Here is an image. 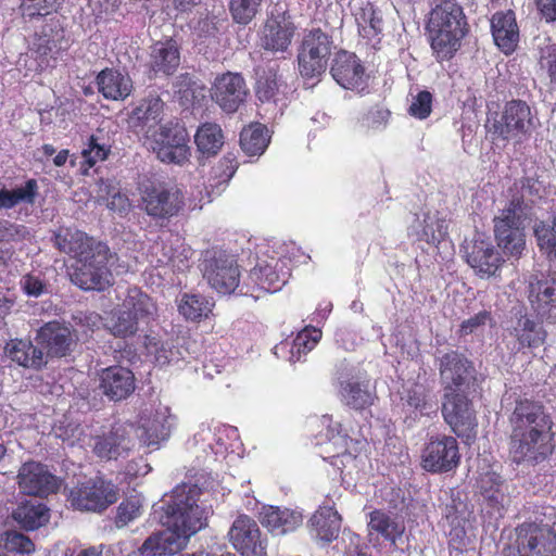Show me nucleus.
I'll return each mask as SVG.
<instances>
[{"mask_svg": "<svg viewBox=\"0 0 556 556\" xmlns=\"http://www.w3.org/2000/svg\"><path fill=\"white\" fill-rule=\"evenodd\" d=\"M54 245L62 253L77 260L71 280L83 290H104L113 282V275L123 266L109 247L75 228L61 227L54 233Z\"/></svg>", "mask_w": 556, "mask_h": 556, "instance_id": "nucleus-1", "label": "nucleus"}, {"mask_svg": "<svg viewBox=\"0 0 556 556\" xmlns=\"http://www.w3.org/2000/svg\"><path fill=\"white\" fill-rule=\"evenodd\" d=\"M509 424V454L514 463L535 466L552 454L553 420L540 402L518 400Z\"/></svg>", "mask_w": 556, "mask_h": 556, "instance_id": "nucleus-2", "label": "nucleus"}, {"mask_svg": "<svg viewBox=\"0 0 556 556\" xmlns=\"http://www.w3.org/2000/svg\"><path fill=\"white\" fill-rule=\"evenodd\" d=\"M541 189V182L533 178H522L508 189L507 203L494 217L495 239L506 254L520 256L525 250L523 224L532 215Z\"/></svg>", "mask_w": 556, "mask_h": 556, "instance_id": "nucleus-3", "label": "nucleus"}, {"mask_svg": "<svg viewBox=\"0 0 556 556\" xmlns=\"http://www.w3.org/2000/svg\"><path fill=\"white\" fill-rule=\"evenodd\" d=\"M201 489L195 484L182 483L174 488L164 500L161 522L173 529L186 542L206 527L210 508L200 503Z\"/></svg>", "mask_w": 556, "mask_h": 556, "instance_id": "nucleus-4", "label": "nucleus"}, {"mask_svg": "<svg viewBox=\"0 0 556 556\" xmlns=\"http://www.w3.org/2000/svg\"><path fill=\"white\" fill-rule=\"evenodd\" d=\"M468 31L462 5L456 0H441L431 11L428 33L431 48L440 61L450 60L458 51Z\"/></svg>", "mask_w": 556, "mask_h": 556, "instance_id": "nucleus-5", "label": "nucleus"}, {"mask_svg": "<svg viewBox=\"0 0 556 556\" xmlns=\"http://www.w3.org/2000/svg\"><path fill=\"white\" fill-rule=\"evenodd\" d=\"M155 313L156 306L151 298L138 288H130L121 308L106 320L104 326L115 337H131L139 330V323L152 319Z\"/></svg>", "mask_w": 556, "mask_h": 556, "instance_id": "nucleus-6", "label": "nucleus"}, {"mask_svg": "<svg viewBox=\"0 0 556 556\" xmlns=\"http://www.w3.org/2000/svg\"><path fill=\"white\" fill-rule=\"evenodd\" d=\"M187 130L178 124L165 123L157 131L150 130L144 144L167 164L184 165L191 155Z\"/></svg>", "mask_w": 556, "mask_h": 556, "instance_id": "nucleus-7", "label": "nucleus"}, {"mask_svg": "<svg viewBox=\"0 0 556 556\" xmlns=\"http://www.w3.org/2000/svg\"><path fill=\"white\" fill-rule=\"evenodd\" d=\"M202 273L207 283L218 293L230 294L239 287L240 270L235 255L223 250L205 252Z\"/></svg>", "mask_w": 556, "mask_h": 556, "instance_id": "nucleus-8", "label": "nucleus"}, {"mask_svg": "<svg viewBox=\"0 0 556 556\" xmlns=\"http://www.w3.org/2000/svg\"><path fill=\"white\" fill-rule=\"evenodd\" d=\"M503 556H556V533L545 525L522 523L517 528L516 547Z\"/></svg>", "mask_w": 556, "mask_h": 556, "instance_id": "nucleus-9", "label": "nucleus"}, {"mask_svg": "<svg viewBox=\"0 0 556 556\" xmlns=\"http://www.w3.org/2000/svg\"><path fill=\"white\" fill-rule=\"evenodd\" d=\"M118 498L117 488L110 481L96 478L70 490L67 500L81 511L100 513Z\"/></svg>", "mask_w": 556, "mask_h": 556, "instance_id": "nucleus-10", "label": "nucleus"}, {"mask_svg": "<svg viewBox=\"0 0 556 556\" xmlns=\"http://www.w3.org/2000/svg\"><path fill=\"white\" fill-rule=\"evenodd\" d=\"M442 415L453 432L469 442L477 434L478 421L471 402L465 391L444 393Z\"/></svg>", "mask_w": 556, "mask_h": 556, "instance_id": "nucleus-11", "label": "nucleus"}, {"mask_svg": "<svg viewBox=\"0 0 556 556\" xmlns=\"http://www.w3.org/2000/svg\"><path fill=\"white\" fill-rule=\"evenodd\" d=\"M332 41L320 29L309 30L303 38L298 55L299 71L305 78H314L326 71Z\"/></svg>", "mask_w": 556, "mask_h": 556, "instance_id": "nucleus-12", "label": "nucleus"}, {"mask_svg": "<svg viewBox=\"0 0 556 556\" xmlns=\"http://www.w3.org/2000/svg\"><path fill=\"white\" fill-rule=\"evenodd\" d=\"M141 205L149 216L168 219L184 208L185 198L182 191L176 186L151 185L142 190Z\"/></svg>", "mask_w": 556, "mask_h": 556, "instance_id": "nucleus-13", "label": "nucleus"}, {"mask_svg": "<svg viewBox=\"0 0 556 556\" xmlns=\"http://www.w3.org/2000/svg\"><path fill=\"white\" fill-rule=\"evenodd\" d=\"M466 262L480 278L495 276L504 260L492 241L482 233H476L466 240L463 247Z\"/></svg>", "mask_w": 556, "mask_h": 556, "instance_id": "nucleus-14", "label": "nucleus"}, {"mask_svg": "<svg viewBox=\"0 0 556 556\" xmlns=\"http://www.w3.org/2000/svg\"><path fill=\"white\" fill-rule=\"evenodd\" d=\"M460 460L457 440L450 435L430 438L421 453V466L429 472H447Z\"/></svg>", "mask_w": 556, "mask_h": 556, "instance_id": "nucleus-15", "label": "nucleus"}, {"mask_svg": "<svg viewBox=\"0 0 556 556\" xmlns=\"http://www.w3.org/2000/svg\"><path fill=\"white\" fill-rule=\"evenodd\" d=\"M174 425L175 417L169 408L159 405L154 409H144L140 414L137 435L142 444L157 448L169 438Z\"/></svg>", "mask_w": 556, "mask_h": 556, "instance_id": "nucleus-16", "label": "nucleus"}, {"mask_svg": "<svg viewBox=\"0 0 556 556\" xmlns=\"http://www.w3.org/2000/svg\"><path fill=\"white\" fill-rule=\"evenodd\" d=\"M440 380L446 391H465L472 377L471 362L458 351H448L438 357Z\"/></svg>", "mask_w": 556, "mask_h": 556, "instance_id": "nucleus-17", "label": "nucleus"}, {"mask_svg": "<svg viewBox=\"0 0 556 556\" xmlns=\"http://www.w3.org/2000/svg\"><path fill=\"white\" fill-rule=\"evenodd\" d=\"M228 538L242 556H265L266 543L255 520L247 515L238 516L232 522Z\"/></svg>", "mask_w": 556, "mask_h": 556, "instance_id": "nucleus-18", "label": "nucleus"}, {"mask_svg": "<svg viewBox=\"0 0 556 556\" xmlns=\"http://www.w3.org/2000/svg\"><path fill=\"white\" fill-rule=\"evenodd\" d=\"M247 96L245 81L237 73H226L216 77L212 87V99L226 113L236 112L245 101Z\"/></svg>", "mask_w": 556, "mask_h": 556, "instance_id": "nucleus-19", "label": "nucleus"}, {"mask_svg": "<svg viewBox=\"0 0 556 556\" xmlns=\"http://www.w3.org/2000/svg\"><path fill=\"white\" fill-rule=\"evenodd\" d=\"M330 73L333 79L344 89L361 93L367 88L365 68L353 53L338 52L333 59Z\"/></svg>", "mask_w": 556, "mask_h": 556, "instance_id": "nucleus-20", "label": "nucleus"}, {"mask_svg": "<svg viewBox=\"0 0 556 556\" xmlns=\"http://www.w3.org/2000/svg\"><path fill=\"white\" fill-rule=\"evenodd\" d=\"M17 483L21 491L33 496H47L59 488L55 476L46 466L36 462L23 464L18 470Z\"/></svg>", "mask_w": 556, "mask_h": 556, "instance_id": "nucleus-21", "label": "nucleus"}, {"mask_svg": "<svg viewBox=\"0 0 556 556\" xmlns=\"http://www.w3.org/2000/svg\"><path fill=\"white\" fill-rule=\"evenodd\" d=\"M290 276L287 261L275 256H267L257 262L251 269L249 279L260 289L275 293L286 285Z\"/></svg>", "mask_w": 556, "mask_h": 556, "instance_id": "nucleus-22", "label": "nucleus"}, {"mask_svg": "<svg viewBox=\"0 0 556 556\" xmlns=\"http://www.w3.org/2000/svg\"><path fill=\"white\" fill-rule=\"evenodd\" d=\"M495 127L504 139L517 138L527 134L533 127L530 106L521 100L507 102Z\"/></svg>", "mask_w": 556, "mask_h": 556, "instance_id": "nucleus-23", "label": "nucleus"}, {"mask_svg": "<svg viewBox=\"0 0 556 556\" xmlns=\"http://www.w3.org/2000/svg\"><path fill=\"white\" fill-rule=\"evenodd\" d=\"M130 426H114L108 433L94 438L93 453L101 459L126 457L135 446Z\"/></svg>", "mask_w": 556, "mask_h": 556, "instance_id": "nucleus-24", "label": "nucleus"}, {"mask_svg": "<svg viewBox=\"0 0 556 556\" xmlns=\"http://www.w3.org/2000/svg\"><path fill=\"white\" fill-rule=\"evenodd\" d=\"M529 302L542 320L556 324V277L530 281Z\"/></svg>", "mask_w": 556, "mask_h": 556, "instance_id": "nucleus-25", "label": "nucleus"}, {"mask_svg": "<svg viewBox=\"0 0 556 556\" xmlns=\"http://www.w3.org/2000/svg\"><path fill=\"white\" fill-rule=\"evenodd\" d=\"M99 388L111 401L127 399L135 391V376L122 366H110L99 374Z\"/></svg>", "mask_w": 556, "mask_h": 556, "instance_id": "nucleus-26", "label": "nucleus"}, {"mask_svg": "<svg viewBox=\"0 0 556 556\" xmlns=\"http://www.w3.org/2000/svg\"><path fill=\"white\" fill-rule=\"evenodd\" d=\"M470 511L467 504L462 500L452 498L442 510V520L448 530L450 544L456 549H463L468 544L466 525L468 523Z\"/></svg>", "mask_w": 556, "mask_h": 556, "instance_id": "nucleus-27", "label": "nucleus"}, {"mask_svg": "<svg viewBox=\"0 0 556 556\" xmlns=\"http://www.w3.org/2000/svg\"><path fill=\"white\" fill-rule=\"evenodd\" d=\"M507 344L511 351H519L525 346H539L545 339L543 328L527 315H520L511 326L507 328Z\"/></svg>", "mask_w": 556, "mask_h": 556, "instance_id": "nucleus-28", "label": "nucleus"}, {"mask_svg": "<svg viewBox=\"0 0 556 556\" xmlns=\"http://www.w3.org/2000/svg\"><path fill=\"white\" fill-rule=\"evenodd\" d=\"M36 341L43 345L48 350V355L51 356H65L74 343L70 328L58 321L43 325L37 331Z\"/></svg>", "mask_w": 556, "mask_h": 556, "instance_id": "nucleus-29", "label": "nucleus"}, {"mask_svg": "<svg viewBox=\"0 0 556 556\" xmlns=\"http://www.w3.org/2000/svg\"><path fill=\"white\" fill-rule=\"evenodd\" d=\"M491 30L495 45L504 53L515 51L519 41V28L511 10L496 12L491 18Z\"/></svg>", "mask_w": 556, "mask_h": 556, "instance_id": "nucleus-30", "label": "nucleus"}, {"mask_svg": "<svg viewBox=\"0 0 556 556\" xmlns=\"http://www.w3.org/2000/svg\"><path fill=\"white\" fill-rule=\"evenodd\" d=\"M186 545V536H179L173 529L165 527L148 536L138 552L141 556L174 555Z\"/></svg>", "mask_w": 556, "mask_h": 556, "instance_id": "nucleus-31", "label": "nucleus"}, {"mask_svg": "<svg viewBox=\"0 0 556 556\" xmlns=\"http://www.w3.org/2000/svg\"><path fill=\"white\" fill-rule=\"evenodd\" d=\"M260 521L275 535H281L300 527L303 516L300 511L289 508L265 506L260 513Z\"/></svg>", "mask_w": 556, "mask_h": 556, "instance_id": "nucleus-32", "label": "nucleus"}, {"mask_svg": "<svg viewBox=\"0 0 556 556\" xmlns=\"http://www.w3.org/2000/svg\"><path fill=\"white\" fill-rule=\"evenodd\" d=\"M4 351L11 361L25 368L38 370L47 364V355L29 340H10Z\"/></svg>", "mask_w": 556, "mask_h": 556, "instance_id": "nucleus-33", "label": "nucleus"}, {"mask_svg": "<svg viewBox=\"0 0 556 556\" xmlns=\"http://www.w3.org/2000/svg\"><path fill=\"white\" fill-rule=\"evenodd\" d=\"M447 220L440 216L438 212H429L424 214L422 219L417 217L410 226L409 231L417 240L437 245L444 241L447 236Z\"/></svg>", "mask_w": 556, "mask_h": 556, "instance_id": "nucleus-34", "label": "nucleus"}, {"mask_svg": "<svg viewBox=\"0 0 556 556\" xmlns=\"http://www.w3.org/2000/svg\"><path fill=\"white\" fill-rule=\"evenodd\" d=\"M99 92L109 100H124L132 89V83L128 75L118 71L105 68L97 76Z\"/></svg>", "mask_w": 556, "mask_h": 556, "instance_id": "nucleus-35", "label": "nucleus"}, {"mask_svg": "<svg viewBox=\"0 0 556 556\" xmlns=\"http://www.w3.org/2000/svg\"><path fill=\"white\" fill-rule=\"evenodd\" d=\"M163 105L160 98H149L134 110L132 118L137 119L136 127L143 139L150 135V130L157 131L164 125L161 123Z\"/></svg>", "mask_w": 556, "mask_h": 556, "instance_id": "nucleus-36", "label": "nucleus"}, {"mask_svg": "<svg viewBox=\"0 0 556 556\" xmlns=\"http://www.w3.org/2000/svg\"><path fill=\"white\" fill-rule=\"evenodd\" d=\"M111 148L110 138L101 129L93 132L81 150V174L86 176L89 175L91 167L98 162L105 161L111 153Z\"/></svg>", "mask_w": 556, "mask_h": 556, "instance_id": "nucleus-37", "label": "nucleus"}, {"mask_svg": "<svg viewBox=\"0 0 556 556\" xmlns=\"http://www.w3.org/2000/svg\"><path fill=\"white\" fill-rule=\"evenodd\" d=\"M294 35V26L290 22L268 20L263 29L262 46L274 52L288 49Z\"/></svg>", "mask_w": 556, "mask_h": 556, "instance_id": "nucleus-38", "label": "nucleus"}, {"mask_svg": "<svg viewBox=\"0 0 556 556\" xmlns=\"http://www.w3.org/2000/svg\"><path fill=\"white\" fill-rule=\"evenodd\" d=\"M313 535L323 541L337 539L341 528V517L332 507H320L309 519Z\"/></svg>", "mask_w": 556, "mask_h": 556, "instance_id": "nucleus-39", "label": "nucleus"}, {"mask_svg": "<svg viewBox=\"0 0 556 556\" xmlns=\"http://www.w3.org/2000/svg\"><path fill=\"white\" fill-rule=\"evenodd\" d=\"M397 408L403 415L404 421L412 425L419 417L428 415L432 405L428 402L425 389L416 386L408 389L402 396Z\"/></svg>", "mask_w": 556, "mask_h": 556, "instance_id": "nucleus-40", "label": "nucleus"}, {"mask_svg": "<svg viewBox=\"0 0 556 556\" xmlns=\"http://www.w3.org/2000/svg\"><path fill=\"white\" fill-rule=\"evenodd\" d=\"M150 66L154 73L173 74L179 66L180 56L176 43L172 40L156 42L151 50Z\"/></svg>", "mask_w": 556, "mask_h": 556, "instance_id": "nucleus-41", "label": "nucleus"}, {"mask_svg": "<svg viewBox=\"0 0 556 556\" xmlns=\"http://www.w3.org/2000/svg\"><path fill=\"white\" fill-rule=\"evenodd\" d=\"M331 418L329 416L323 417V422L328 424L327 437L334 446L338 447L336 457L354 459L357 453L363 450L366 442L363 440H353L348 438L345 434H341V425L336 422L333 426L330 425Z\"/></svg>", "mask_w": 556, "mask_h": 556, "instance_id": "nucleus-42", "label": "nucleus"}, {"mask_svg": "<svg viewBox=\"0 0 556 556\" xmlns=\"http://www.w3.org/2000/svg\"><path fill=\"white\" fill-rule=\"evenodd\" d=\"M194 142L202 155L207 157L216 155L224 146V135L220 126L215 123L202 124L194 135Z\"/></svg>", "mask_w": 556, "mask_h": 556, "instance_id": "nucleus-43", "label": "nucleus"}, {"mask_svg": "<svg viewBox=\"0 0 556 556\" xmlns=\"http://www.w3.org/2000/svg\"><path fill=\"white\" fill-rule=\"evenodd\" d=\"M14 520L26 530H35L49 520V509L41 503L26 502L13 511Z\"/></svg>", "mask_w": 556, "mask_h": 556, "instance_id": "nucleus-44", "label": "nucleus"}, {"mask_svg": "<svg viewBox=\"0 0 556 556\" xmlns=\"http://www.w3.org/2000/svg\"><path fill=\"white\" fill-rule=\"evenodd\" d=\"M340 395L342 402L355 409H363L374 402V393L370 391L369 382L354 380L341 382Z\"/></svg>", "mask_w": 556, "mask_h": 556, "instance_id": "nucleus-45", "label": "nucleus"}, {"mask_svg": "<svg viewBox=\"0 0 556 556\" xmlns=\"http://www.w3.org/2000/svg\"><path fill=\"white\" fill-rule=\"evenodd\" d=\"M214 303L204 295L184 293L178 300V311L188 320H199L207 317Z\"/></svg>", "mask_w": 556, "mask_h": 556, "instance_id": "nucleus-46", "label": "nucleus"}, {"mask_svg": "<svg viewBox=\"0 0 556 556\" xmlns=\"http://www.w3.org/2000/svg\"><path fill=\"white\" fill-rule=\"evenodd\" d=\"M269 143L267 128L262 124H253L244 128L240 134L241 149L248 155L262 154Z\"/></svg>", "mask_w": 556, "mask_h": 556, "instance_id": "nucleus-47", "label": "nucleus"}, {"mask_svg": "<svg viewBox=\"0 0 556 556\" xmlns=\"http://www.w3.org/2000/svg\"><path fill=\"white\" fill-rule=\"evenodd\" d=\"M98 198L105 202L106 207L118 214L126 213L130 203L126 194L122 193L111 180L101 179L98 185Z\"/></svg>", "mask_w": 556, "mask_h": 556, "instance_id": "nucleus-48", "label": "nucleus"}, {"mask_svg": "<svg viewBox=\"0 0 556 556\" xmlns=\"http://www.w3.org/2000/svg\"><path fill=\"white\" fill-rule=\"evenodd\" d=\"M42 24L40 29L36 31L38 36V48L43 50V53L51 51L56 47L58 42L63 38V29L59 23L56 15L49 13L48 16H42Z\"/></svg>", "mask_w": 556, "mask_h": 556, "instance_id": "nucleus-49", "label": "nucleus"}, {"mask_svg": "<svg viewBox=\"0 0 556 556\" xmlns=\"http://www.w3.org/2000/svg\"><path fill=\"white\" fill-rule=\"evenodd\" d=\"M358 31L364 38H372L382 30V18L371 3L361 7L355 13Z\"/></svg>", "mask_w": 556, "mask_h": 556, "instance_id": "nucleus-50", "label": "nucleus"}, {"mask_svg": "<svg viewBox=\"0 0 556 556\" xmlns=\"http://www.w3.org/2000/svg\"><path fill=\"white\" fill-rule=\"evenodd\" d=\"M144 345L149 355H153L157 365L164 366L178 363L182 357L178 349H174L169 342H161L154 337H146Z\"/></svg>", "mask_w": 556, "mask_h": 556, "instance_id": "nucleus-51", "label": "nucleus"}, {"mask_svg": "<svg viewBox=\"0 0 556 556\" xmlns=\"http://www.w3.org/2000/svg\"><path fill=\"white\" fill-rule=\"evenodd\" d=\"M285 88L281 78L274 68H268L262 76L258 77L256 83V94L262 102L274 101L277 102L278 94Z\"/></svg>", "mask_w": 556, "mask_h": 556, "instance_id": "nucleus-52", "label": "nucleus"}, {"mask_svg": "<svg viewBox=\"0 0 556 556\" xmlns=\"http://www.w3.org/2000/svg\"><path fill=\"white\" fill-rule=\"evenodd\" d=\"M321 338V331L316 328H305L293 339L290 346L291 363L301 361L302 356L312 351Z\"/></svg>", "mask_w": 556, "mask_h": 556, "instance_id": "nucleus-53", "label": "nucleus"}, {"mask_svg": "<svg viewBox=\"0 0 556 556\" xmlns=\"http://www.w3.org/2000/svg\"><path fill=\"white\" fill-rule=\"evenodd\" d=\"M391 112L380 105L368 110L357 122L361 131L368 134L386 129L389 123Z\"/></svg>", "mask_w": 556, "mask_h": 556, "instance_id": "nucleus-54", "label": "nucleus"}, {"mask_svg": "<svg viewBox=\"0 0 556 556\" xmlns=\"http://www.w3.org/2000/svg\"><path fill=\"white\" fill-rule=\"evenodd\" d=\"M534 236L540 251L549 260H556V228L544 222L534 226Z\"/></svg>", "mask_w": 556, "mask_h": 556, "instance_id": "nucleus-55", "label": "nucleus"}, {"mask_svg": "<svg viewBox=\"0 0 556 556\" xmlns=\"http://www.w3.org/2000/svg\"><path fill=\"white\" fill-rule=\"evenodd\" d=\"M368 526L372 531L380 533L387 540L393 542L403 531V528L399 523L380 510H375L370 514Z\"/></svg>", "mask_w": 556, "mask_h": 556, "instance_id": "nucleus-56", "label": "nucleus"}, {"mask_svg": "<svg viewBox=\"0 0 556 556\" xmlns=\"http://www.w3.org/2000/svg\"><path fill=\"white\" fill-rule=\"evenodd\" d=\"M262 0H230L229 9L233 20L247 25L258 12Z\"/></svg>", "mask_w": 556, "mask_h": 556, "instance_id": "nucleus-57", "label": "nucleus"}, {"mask_svg": "<svg viewBox=\"0 0 556 556\" xmlns=\"http://www.w3.org/2000/svg\"><path fill=\"white\" fill-rule=\"evenodd\" d=\"M140 515L141 502L138 497L131 496L119 504L115 523L118 528L125 527L132 520L137 519Z\"/></svg>", "mask_w": 556, "mask_h": 556, "instance_id": "nucleus-58", "label": "nucleus"}, {"mask_svg": "<svg viewBox=\"0 0 556 556\" xmlns=\"http://www.w3.org/2000/svg\"><path fill=\"white\" fill-rule=\"evenodd\" d=\"M433 97L427 90L419 91L412 98L408 114L418 119H426L432 111Z\"/></svg>", "mask_w": 556, "mask_h": 556, "instance_id": "nucleus-59", "label": "nucleus"}, {"mask_svg": "<svg viewBox=\"0 0 556 556\" xmlns=\"http://www.w3.org/2000/svg\"><path fill=\"white\" fill-rule=\"evenodd\" d=\"M507 490L508 486L505 483L500 485L495 490H489L488 493H484V495H482L485 506L501 516L502 511L509 503Z\"/></svg>", "mask_w": 556, "mask_h": 556, "instance_id": "nucleus-60", "label": "nucleus"}, {"mask_svg": "<svg viewBox=\"0 0 556 556\" xmlns=\"http://www.w3.org/2000/svg\"><path fill=\"white\" fill-rule=\"evenodd\" d=\"M539 65L546 71L552 81H556V45L549 40L540 47Z\"/></svg>", "mask_w": 556, "mask_h": 556, "instance_id": "nucleus-61", "label": "nucleus"}, {"mask_svg": "<svg viewBox=\"0 0 556 556\" xmlns=\"http://www.w3.org/2000/svg\"><path fill=\"white\" fill-rule=\"evenodd\" d=\"M493 321L491 313L488 311H481L475 316L465 319L459 327L462 336H468L481 331L486 325H491Z\"/></svg>", "mask_w": 556, "mask_h": 556, "instance_id": "nucleus-62", "label": "nucleus"}, {"mask_svg": "<svg viewBox=\"0 0 556 556\" xmlns=\"http://www.w3.org/2000/svg\"><path fill=\"white\" fill-rule=\"evenodd\" d=\"M192 254V249L185 244L181 239H177V248L175 253L172 254L170 263L167 266L173 270L184 271L189 267Z\"/></svg>", "mask_w": 556, "mask_h": 556, "instance_id": "nucleus-63", "label": "nucleus"}, {"mask_svg": "<svg viewBox=\"0 0 556 556\" xmlns=\"http://www.w3.org/2000/svg\"><path fill=\"white\" fill-rule=\"evenodd\" d=\"M29 236L27 227L0 219V241H20Z\"/></svg>", "mask_w": 556, "mask_h": 556, "instance_id": "nucleus-64", "label": "nucleus"}]
</instances>
